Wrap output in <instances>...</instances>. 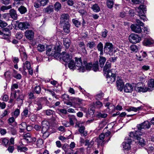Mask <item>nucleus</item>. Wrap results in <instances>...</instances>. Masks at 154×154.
<instances>
[{
  "instance_id": "42",
  "label": "nucleus",
  "mask_w": 154,
  "mask_h": 154,
  "mask_svg": "<svg viewBox=\"0 0 154 154\" xmlns=\"http://www.w3.org/2000/svg\"><path fill=\"white\" fill-rule=\"evenodd\" d=\"M26 67L27 69L31 67L30 63L28 61H26L24 63H23V68H25Z\"/></svg>"
},
{
  "instance_id": "14",
  "label": "nucleus",
  "mask_w": 154,
  "mask_h": 154,
  "mask_svg": "<svg viewBox=\"0 0 154 154\" xmlns=\"http://www.w3.org/2000/svg\"><path fill=\"white\" fill-rule=\"evenodd\" d=\"M131 28L132 31L137 33H140L142 32V29L140 26L136 24H133L131 25Z\"/></svg>"
},
{
  "instance_id": "17",
  "label": "nucleus",
  "mask_w": 154,
  "mask_h": 154,
  "mask_svg": "<svg viewBox=\"0 0 154 154\" xmlns=\"http://www.w3.org/2000/svg\"><path fill=\"white\" fill-rule=\"evenodd\" d=\"M131 142V140L128 138L126 140L125 142L122 143L123 147L124 149H129L131 148L130 144Z\"/></svg>"
},
{
  "instance_id": "13",
  "label": "nucleus",
  "mask_w": 154,
  "mask_h": 154,
  "mask_svg": "<svg viewBox=\"0 0 154 154\" xmlns=\"http://www.w3.org/2000/svg\"><path fill=\"white\" fill-rule=\"evenodd\" d=\"M62 58L63 60L66 62H68L72 60V56L71 54L67 53L65 52H62Z\"/></svg>"
},
{
  "instance_id": "27",
  "label": "nucleus",
  "mask_w": 154,
  "mask_h": 154,
  "mask_svg": "<svg viewBox=\"0 0 154 154\" xmlns=\"http://www.w3.org/2000/svg\"><path fill=\"white\" fill-rule=\"evenodd\" d=\"M12 76L17 79L20 80L22 78V75L21 74L18 73V72L14 69L13 70V72L12 73Z\"/></svg>"
},
{
  "instance_id": "12",
  "label": "nucleus",
  "mask_w": 154,
  "mask_h": 154,
  "mask_svg": "<svg viewBox=\"0 0 154 154\" xmlns=\"http://www.w3.org/2000/svg\"><path fill=\"white\" fill-rule=\"evenodd\" d=\"M116 86L117 89L120 91H122L124 87V83L123 80L120 77L117 78L116 82Z\"/></svg>"
},
{
  "instance_id": "23",
  "label": "nucleus",
  "mask_w": 154,
  "mask_h": 154,
  "mask_svg": "<svg viewBox=\"0 0 154 154\" xmlns=\"http://www.w3.org/2000/svg\"><path fill=\"white\" fill-rule=\"evenodd\" d=\"M111 67V63L110 61H107L103 69V71L105 74L109 72L110 71H112L110 70Z\"/></svg>"
},
{
  "instance_id": "22",
  "label": "nucleus",
  "mask_w": 154,
  "mask_h": 154,
  "mask_svg": "<svg viewBox=\"0 0 154 154\" xmlns=\"http://www.w3.org/2000/svg\"><path fill=\"white\" fill-rule=\"evenodd\" d=\"M80 124H78V126L79 127V131L81 134L82 136H86L87 135V131H85V128L84 126H80Z\"/></svg>"
},
{
  "instance_id": "20",
  "label": "nucleus",
  "mask_w": 154,
  "mask_h": 154,
  "mask_svg": "<svg viewBox=\"0 0 154 154\" xmlns=\"http://www.w3.org/2000/svg\"><path fill=\"white\" fill-rule=\"evenodd\" d=\"M43 102V101L40 99V98H39L38 100L35 101V106L36 107L37 111L39 110L42 109L43 104L42 103Z\"/></svg>"
},
{
  "instance_id": "6",
  "label": "nucleus",
  "mask_w": 154,
  "mask_h": 154,
  "mask_svg": "<svg viewBox=\"0 0 154 154\" xmlns=\"http://www.w3.org/2000/svg\"><path fill=\"white\" fill-rule=\"evenodd\" d=\"M105 138L104 134L102 133L99 135V138L96 139V141L97 143L98 146L100 145L101 146H103L106 142H108L110 139L109 138L108 140H106V139L104 140Z\"/></svg>"
},
{
  "instance_id": "49",
  "label": "nucleus",
  "mask_w": 154,
  "mask_h": 154,
  "mask_svg": "<svg viewBox=\"0 0 154 154\" xmlns=\"http://www.w3.org/2000/svg\"><path fill=\"white\" fill-rule=\"evenodd\" d=\"M62 98L64 101V103H65V102L68 100L70 99L69 95L66 94H63L62 96Z\"/></svg>"
},
{
  "instance_id": "29",
  "label": "nucleus",
  "mask_w": 154,
  "mask_h": 154,
  "mask_svg": "<svg viewBox=\"0 0 154 154\" xmlns=\"http://www.w3.org/2000/svg\"><path fill=\"white\" fill-rule=\"evenodd\" d=\"M63 30L67 33L70 32V25L69 22L65 23L63 25Z\"/></svg>"
},
{
  "instance_id": "57",
  "label": "nucleus",
  "mask_w": 154,
  "mask_h": 154,
  "mask_svg": "<svg viewBox=\"0 0 154 154\" xmlns=\"http://www.w3.org/2000/svg\"><path fill=\"white\" fill-rule=\"evenodd\" d=\"M31 136L29 133H27L25 134L23 136V139L26 140L27 142L28 141V139L29 138H30Z\"/></svg>"
},
{
  "instance_id": "16",
  "label": "nucleus",
  "mask_w": 154,
  "mask_h": 154,
  "mask_svg": "<svg viewBox=\"0 0 154 154\" xmlns=\"http://www.w3.org/2000/svg\"><path fill=\"white\" fill-rule=\"evenodd\" d=\"M123 89L125 92L131 93L133 91V87L131 84L127 83L124 86Z\"/></svg>"
},
{
  "instance_id": "41",
  "label": "nucleus",
  "mask_w": 154,
  "mask_h": 154,
  "mask_svg": "<svg viewBox=\"0 0 154 154\" xmlns=\"http://www.w3.org/2000/svg\"><path fill=\"white\" fill-rule=\"evenodd\" d=\"M18 10L22 14H25L27 11V9L26 8L22 6H20L18 8Z\"/></svg>"
},
{
  "instance_id": "52",
  "label": "nucleus",
  "mask_w": 154,
  "mask_h": 154,
  "mask_svg": "<svg viewBox=\"0 0 154 154\" xmlns=\"http://www.w3.org/2000/svg\"><path fill=\"white\" fill-rule=\"evenodd\" d=\"M87 46L90 48H92L95 46L94 42H89L88 43Z\"/></svg>"
},
{
  "instance_id": "39",
  "label": "nucleus",
  "mask_w": 154,
  "mask_h": 154,
  "mask_svg": "<svg viewBox=\"0 0 154 154\" xmlns=\"http://www.w3.org/2000/svg\"><path fill=\"white\" fill-rule=\"evenodd\" d=\"M69 117V122L70 124L71 125H73L74 124L73 121L76 119L75 116L74 115L68 116Z\"/></svg>"
},
{
  "instance_id": "50",
  "label": "nucleus",
  "mask_w": 154,
  "mask_h": 154,
  "mask_svg": "<svg viewBox=\"0 0 154 154\" xmlns=\"http://www.w3.org/2000/svg\"><path fill=\"white\" fill-rule=\"evenodd\" d=\"M12 8L11 5H10L7 6H2L0 9L1 11H4L5 10L9 9Z\"/></svg>"
},
{
  "instance_id": "24",
  "label": "nucleus",
  "mask_w": 154,
  "mask_h": 154,
  "mask_svg": "<svg viewBox=\"0 0 154 154\" xmlns=\"http://www.w3.org/2000/svg\"><path fill=\"white\" fill-rule=\"evenodd\" d=\"M9 14L11 18L14 20H16L17 15L16 11L14 9H12L10 10Z\"/></svg>"
},
{
  "instance_id": "53",
  "label": "nucleus",
  "mask_w": 154,
  "mask_h": 154,
  "mask_svg": "<svg viewBox=\"0 0 154 154\" xmlns=\"http://www.w3.org/2000/svg\"><path fill=\"white\" fill-rule=\"evenodd\" d=\"M72 98V97H71L69 100H67L66 102H65V103H64L66 104L67 105L69 106H73V103H73L71 100Z\"/></svg>"
},
{
  "instance_id": "9",
  "label": "nucleus",
  "mask_w": 154,
  "mask_h": 154,
  "mask_svg": "<svg viewBox=\"0 0 154 154\" xmlns=\"http://www.w3.org/2000/svg\"><path fill=\"white\" fill-rule=\"evenodd\" d=\"M105 74H106L107 80L108 83H112L115 81L116 76L115 74L112 73V71H110Z\"/></svg>"
},
{
  "instance_id": "11",
  "label": "nucleus",
  "mask_w": 154,
  "mask_h": 154,
  "mask_svg": "<svg viewBox=\"0 0 154 154\" xmlns=\"http://www.w3.org/2000/svg\"><path fill=\"white\" fill-rule=\"evenodd\" d=\"M114 47L112 44L110 42L106 43L104 46V52L106 53H111L113 51Z\"/></svg>"
},
{
  "instance_id": "45",
  "label": "nucleus",
  "mask_w": 154,
  "mask_h": 154,
  "mask_svg": "<svg viewBox=\"0 0 154 154\" xmlns=\"http://www.w3.org/2000/svg\"><path fill=\"white\" fill-rule=\"evenodd\" d=\"M38 50L39 52H42L44 51L45 49V46L42 44H39L37 47Z\"/></svg>"
},
{
  "instance_id": "62",
  "label": "nucleus",
  "mask_w": 154,
  "mask_h": 154,
  "mask_svg": "<svg viewBox=\"0 0 154 154\" xmlns=\"http://www.w3.org/2000/svg\"><path fill=\"white\" fill-rule=\"evenodd\" d=\"M97 116L99 117L105 118L107 117V114L106 113H99L98 114Z\"/></svg>"
},
{
  "instance_id": "8",
  "label": "nucleus",
  "mask_w": 154,
  "mask_h": 154,
  "mask_svg": "<svg viewBox=\"0 0 154 154\" xmlns=\"http://www.w3.org/2000/svg\"><path fill=\"white\" fill-rule=\"evenodd\" d=\"M129 39L130 42L135 44L139 42L141 38L137 35L132 33L129 35Z\"/></svg>"
},
{
  "instance_id": "48",
  "label": "nucleus",
  "mask_w": 154,
  "mask_h": 154,
  "mask_svg": "<svg viewBox=\"0 0 154 154\" xmlns=\"http://www.w3.org/2000/svg\"><path fill=\"white\" fill-rule=\"evenodd\" d=\"M113 5V0H108L107 1V5L109 8L112 7Z\"/></svg>"
},
{
  "instance_id": "58",
  "label": "nucleus",
  "mask_w": 154,
  "mask_h": 154,
  "mask_svg": "<svg viewBox=\"0 0 154 154\" xmlns=\"http://www.w3.org/2000/svg\"><path fill=\"white\" fill-rule=\"evenodd\" d=\"M41 6H44L46 5L49 2L48 0H41L40 1Z\"/></svg>"
},
{
  "instance_id": "26",
  "label": "nucleus",
  "mask_w": 154,
  "mask_h": 154,
  "mask_svg": "<svg viewBox=\"0 0 154 154\" xmlns=\"http://www.w3.org/2000/svg\"><path fill=\"white\" fill-rule=\"evenodd\" d=\"M154 43V41L151 38L145 39L143 42V45L145 46H149Z\"/></svg>"
},
{
  "instance_id": "4",
  "label": "nucleus",
  "mask_w": 154,
  "mask_h": 154,
  "mask_svg": "<svg viewBox=\"0 0 154 154\" xmlns=\"http://www.w3.org/2000/svg\"><path fill=\"white\" fill-rule=\"evenodd\" d=\"M49 124L47 121H44L42 123V132L43 134V137L44 139L48 137L50 134L49 132Z\"/></svg>"
},
{
  "instance_id": "32",
  "label": "nucleus",
  "mask_w": 154,
  "mask_h": 154,
  "mask_svg": "<svg viewBox=\"0 0 154 154\" xmlns=\"http://www.w3.org/2000/svg\"><path fill=\"white\" fill-rule=\"evenodd\" d=\"M90 63L91 64L92 66L91 67V68L90 70H87L88 71L90 70L92 68V69L95 72L97 71L98 70V63L97 62H95L93 65H92L91 63Z\"/></svg>"
},
{
  "instance_id": "60",
  "label": "nucleus",
  "mask_w": 154,
  "mask_h": 154,
  "mask_svg": "<svg viewBox=\"0 0 154 154\" xmlns=\"http://www.w3.org/2000/svg\"><path fill=\"white\" fill-rule=\"evenodd\" d=\"M22 60L24 61L26 60L27 58V56L26 53L23 52V54H21Z\"/></svg>"
},
{
  "instance_id": "44",
  "label": "nucleus",
  "mask_w": 154,
  "mask_h": 154,
  "mask_svg": "<svg viewBox=\"0 0 154 154\" xmlns=\"http://www.w3.org/2000/svg\"><path fill=\"white\" fill-rule=\"evenodd\" d=\"M61 4L59 2H56L54 5V8L55 11H58L61 8Z\"/></svg>"
},
{
  "instance_id": "51",
  "label": "nucleus",
  "mask_w": 154,
  "mask_h": 154,
  "mask_svg": "<svg viewBox=\"0 0 154 154\" xmlns=\"http://www.w3.org/2000/svg\"><path fill=\"white\" fill-rule=\"evenodd\" d=\"M34 91L37 94L40 93L41 88L39 86H36L34 88Z\"/></svg>"
},
{
  "instance_id": "34",
  "label": "nucleus",
  "mask_w": 154,
  "mask_h": 154,
  "mask_svg": "<svg viewBox=\"0 0 154 154\" xmlns=\"http://www.w3.org/2000/svg\"><path fill=\"white\" fill-rule=\"evenodd\" d=\"M97 48L98 50L100 52V55H103V44L101 42H100L97 45Z\"/></svg>"
},
{
  "instance_id": "55",
  "label": "nucleus",
  "mask_w": 154,
  "mask_h": 154,
  "mask_svg": "<svg viewBox=\"0 0 154 154\" xmlns=\"http://www.w3.org/2000/svg\"><path fill=\"white\" fill-rule=\"evenodd\" d=\"M131 50L133 52H136L138 51L137 47L135 45H132L130 47Z\"/></svg>"
},
{
  "instance_id": "56",
  "label": "nucleus",
  "mask_w": 154,
  "mask_h": 154,
  "mask_svg": "<svg viewBox=\"0 0 154 154\" xmlns=\"http://www.w3.org/2000/svg\"><path fill=\"white\" fill-rule=\"evenodd\" d=\"M9 113H10V112L8 109L5 110L2 115L1 116V118H2L6 116V115H8Z\"/></svg>"
},
{
  "instance_id": "19",
  "label": "nucleus",
  "mask_w": 154,
  "mask_h": 154,
  "mask_svg": "<svg viewBox=\"0 0 154 154\" xmlns=\"http://www.w3.org/2000/svg\"><path fill=\"white\" fill-rule=\"evenodd\" d=\"M69 16L68 14H63L61 16L60 22L62 23L69 22Z\"/></svg>"
},
{
  "instance_id": "33",
  "label": "nucleus",
  "mask_w": 154,
  "mask_h": 154,
  "mask_svg": "<svg viewBox=\"0 0 154 154\" xmlns=\"http://www.w3.org/2000/svg\"><path fill=\"white\" fill-rule=\"evenodd\" d=\"M106 58L104 57L100 56V59L99 62L100 63V65L101 67H103L106 61Z\"/></svg>"
},
{
  "instance_id": "15",
  "label": "nucleus",
  "mask_w": 154,
  "mask_h": 154,
  "mask_svg": "<svg viewBox=\"0 0 154 154\" xmlns=\"http://www.w3.org/2000/svg\"><path fill=\"white\" fill-rule=\"evenodd\" d=\"M18 26L19 28L22 30L29 28L30 26V24L29 22H20L19 23Z\"/></svg>"
},
{
  "instance_id": "37",
  "label": "nucleus",
  "mask_w": 154,
  "mask_h": 154,
  "mask_svg": "<svg viewBox=\"0 0 154 154\" xmlns=\"http://www.w3.org/2000/svg\"><path fill=\"white\" fill-rule=\"evenodd\" d=\"M79 47L80 48V51L83 52H85L86 51L85 45L83 42H80L79 45Z\"/></svg>"
},
{
  "instance_id": "10",
  "label": "nucleus",
  "mask_w": 154,
  "mask_h": 154,
  "mask_svg": "<svg viewBox=\"0 0 154 154\" xmlns=\"http://www.w3.org/2000/svg\"><path fill=\"white\" fill-rule=\"evenodd\" d=\"M105 74H106L107 80L108 83H112L115 81L116 76L115 74L112 73V71H110Z\"/></svg>"
},
{
  "instance_id": "64",
  "label": "nucleus",
  "mask_w": 154,
  "mask_h": 154,
  "mask_svg": "<svg viewBox=\"0 0 154 154\" xmlns=\"http://www.w3.org/2000/svg\"><path fill=\"white\" fill-rule=\"evenodd\" d=\"M28 110L27 109H26L24 110L23 113H22V116L23 117H26L28 114Z\"/></svg>"
},
{
  "instance_id": "38",
  "label": "nucleus",
  "mask_w": 154,
  "mask_h": 154,
  "mask_svg": "<svg viewBox=\"0 0 154 154\" xmlns=\"http://www.w3.org/2000/svg\"><path fill=\"white\" fill-rule=\"evenodd\" d=\"M4 34L7 36H9L11 35V33L10 31L7 28L4 29L3 32L0 31V35Z\"/></svg>"
},
{
  "instance_id": "59",
  "label": "nucleus",
  "mask_w": 154,
  "mask_h": 154,
  "mask_svg": "<svg viewBox=\"0 0 154 154\" xmlns=\"http://www.w3.org/2000/svg\"><path fill=\"white\" fill-rule=\"evenodd\" d=\"M2 143L4 144L5 146H7L8 144L9 145L10 143H9V140H8L6 138H4L2 140Z\"/></svg>"
},
{
  "instance_id": "3",
  "label": "nucleus",
  "mask_w": 154,
  "mask_h": 154,
  "mask_svg": "<svg viewBox=\"0 0 154 154\" xmlns=\"http://www.w3.org/2000/svg\"><path fill=\"white\" fill-rule=\"evenodd\" d=\"M135 10L137 13V15L141 20L144 21L147 20V19L145 14L146 11V6L145 5H140L138 7H136Z\"/></svg>"
},
{
  "instance_id": "5",
  "label": "nucleus",
  "mask_w": 154,
  "mask_h": 154,
  "mask_svg": "<svg viewBox=\"0 0 154 154\" xmlns=\"http://www.w3.org/2000/svg\"><path fill=\"white\" fill-rule=\"evenodd\" d=\"M61 47L58 45L57 46H50L47 49V54L50 55H57L59 54L61 51Z\"/></svg>"
},
{
  "instance_id": "25",
  "label": "nucleus",
  "mask_w": 154,
  "mask_h": 154,
  "mask_svg": "<svg viewBox=\"0 0 154 154\" xmlns=\"http://www.w3.org/2000/svg\"><path fill=\"white\" fill-rule=\"evenodd\" d=\"M54 8V6L53 5H49L46 8H44L43 11L45 13L49 14L53 12Z\"/></svg>"
},
{
  "instance_id": "43",
  "label": "nucleus",
  "mask_w": 154,
  "mask_h": 154,
  "mask_svg": "<svg viewBox=\"0 0 154 154\" xmlns=\"http://www.w3.org/2000/svg\"><path fill=\"white\" fill-rule=\"evenodd\" d=\"M85 150V148L83 147H81L78 148L74 154H83Z\"/></svg>"
},
{
  "instance_id": "28",
  "label": "nucleus",
  "mask_w": 154,
  "mask_h": 154,
  "mask_svg": "<svg viewBox=\"0 0 154 154\" xmlns=\"http://www.w3.org/2000/svg\"><path fill=\"white\" fill-rule=\"evenodd\" d=\"M20 130L21 131H23L24 130L26 129L28 131H30V130H28V128H30V126H27L25 122H22L20 125Z\"/></svg>"
},
{
  "instance_id": "30",
  "label": "nucleus",
  "mask_w": 154,
  "mask_h": 154,
  "mask_svg": "<svg viewBox=\"0 0 154 154\" xmlns=\"http://www.w3.org/2000/svg\"><path fill=\"white\" fill-rule=\"evenodd\" d=\"M148 88L151 89V91L154 89V79H150L148 82Z\"/></svg>"
},
{
  "instance_id": "40",
  "label": "nucleus",
  "mask_w": 154,
  "mask_h": 154,
  "mask_svg": "<svg viewBox=\"0 0 154 154\" xmlns=\"http://www.w3.org/2000/svg\"><path fill=\"white\" fill-rule=\"evenodd\" d=\"M92 10L95 12H98L100 10V8L97 4H95L91 7Z\"/></svg>"
},
{
  "instance_id": "61",
  "label": "nucleus",
  "mask_w": 154,
  "mask_h": 154,
  "mask_svg": "<svg viewBox=\"0 0 154 154\" xmlns=\"http://www.w3.org/2000/svg\"><path fill=\"white\" fill-rule=\"evenodd\" d=\"M43 143V141L42 139H39L37 141V146L40 147Z\"/></svg>"
},
{
  "instance_id": "7",
  "label": "nucleus",
  "mask_w": 154,
  "mask_h": 154,
  "mask_svg": "<svg viewBox=\"0 0 154 154\" xmlns=\"http://www.w3.org/2000/svg\"><path fill=\"white\" fill-rule=\"evenodd\" d=\"M151 126V124L148 121H146L143 122L138 124L137 125V128L139 130H141L142 129H148Z\"/></svg>"
},
{
  "instance_id": "31",
  "label": "nucleus",
  "mask_w": 154,
  "mask_h": 154,
  "mask_svg": "<svg viewBox=\"0 0 154 154\" xmlns=\"http://www.w3.org/2000/svg\"><path fill=\"white\" fill-rule=\"evenodd\" d=\"M71 100L74 104H80L82 103L83 100H82L79 98L74 97L72 98Z\"/></svg>"
},
{
  "instance_id": "35",
  "label": "nucleus",
  "mask_w": 154,
  "mask_h": 154,
  "mask_svg": "<svg viewBox=\"0 0 154 154\" xmlns=\"http://www.w3.org/2000/svg\"><path fill=\"white\" fill-rule=\"evenodd\" d=\"M70 41L68 38L63 39V45L66 48H68L70 46Z\"/></svg>"
},
{
  "instance_id": "63",
  "label": "nucleus",
  "mask_w": 154,
  "mask_h": 154,
  "mask_svg": "<svg viewBox=\"0 0 154 154\" xmlns=\"http://www.w3.org/2000/svg\"><path fill=\"white\" fill-rule=\"evenodd\" d=\"M79 12L82 16H85L87 13L86 11H85L84 9H80L79 10Z\"/></svg>"
},
{
  "instance_id": "47",
  "label": "nucleus",
  "mask_w": 154,
  "mask_h": 154,
  "mask_svg": "<svg viewBox=\"0 0 154 154\" xmlns=\"http://www.w3.org/2000/svg\"><path fill=\"white\" fill-rule=\"evenodd\" d=\"M46 115L47 116H50L51 115H53L54 113V112L51 109L46 110L44 111Z\"/></svg>"
},
{
  "instance_id": "36",
  "label": "nucleus",
  "mask_w": 154,
  "mask_h": 154,
  "mask_svg": "<svg viewBox=\"0 0 154 154\" xmlns=\"http://www.w3.org/2000/svg\"><path fill=\"white\" fill-rule=\"evenodd\" d=\"M33 5L35 8H38L41 6L40 2L38 0H33Z\"/></svg>"
},
{
  "instance_id": "18",
  "label": "nucleus",
  "mask_w": 154,
  "mask_h": 154,
  "mask_svg": "<svg viewBox=\"0 0 154 154\" xmlns=\"http://www.w3.org/2000/svg\"><path fill=\"white\" fill-rule=\"evenodd\" d=\"M25 34L26 37L29 40L33 38L34 35V32L31 30H27L25 32Z\"/></svg>"
},
{
  "instance_id": "21",
  "label": "nucleus",
  "mask_w": 154,
  "mask_h": 154,
  "mask_svg": "<svg viewBox=\"0 0 154 154\" xmlns=\"http://www.w3.org/2000/svg\"><path fill=\"white\" fill-rule=\"evenodd\" d=\"M136 89L138 92H145L148 91H151L150 89L145 86L137 87L136 88Z\"/></svg>"
},
{
  "instance_id": "54",
  "label": "nucleus",
  "mask_w": 154,
  "mask_h": 154,
  "mask_svg": "<svg viewBox=\"0 0 154 154\" xmlns=\"http://www.w3.org/2000/svg\"><path fill=\"white\" fill-rule=\"evenodd\" d=\"M95 107L97 108H100L103 106L102 103L100 101H96L95 104Z\"/></svg>"
},
{
  "instance_id": "1",
  "label": "nucleus",
  "mask_w": 154,
  "mask_h": 154,
  "mask_svg": "<svg viewBox=\"0 0 154 154\" xmlns=\"http://www.w3.org/2000/svg\"><path fill=\"white\" fill-rule=\"evenodd\" d=\"M75 63L73 60H72L69 63L68 66L70 69H77L79 70L80 72H84L86 70H90L92 66L90 63L88 64L86 61L82 62L80 58H75Z\"/></svg>"
},
{
  "instance_id": "46",
  "label": "nucleus",
  "mask_w": 154,
  "mask_h": 154,
  "mask_svg": "<svg viewBox=\"0 0 154 154\" xmlns=\"http://www.w3.org/2000/svg\"><path fill=\"white\" fill-rule=\"evenodd\" d=\"M72 21L76 27H79L80 26L81 23L78 20L75 19H73L72 20Z\"/></svg>"
},
{
  "instance_id": "2",
  "label": "nucleus",
  "mask_w": 154,
  "mask_h": 154,
  "mask_svg": "<svg viewBox=\"0 0 154 154\" xmlns=\"http://www.w3.org/2000/svg\"><path fill=\"white\" fill-rule=\"evenodd\" d=\"M144 134L143 133L136 131L130 133L129 136L130 137L137 140L136 143L138 145L143 146L145 145V141L143 138L140 137L139 136L143 135Z\"/></svg>"
}]
</instances>
